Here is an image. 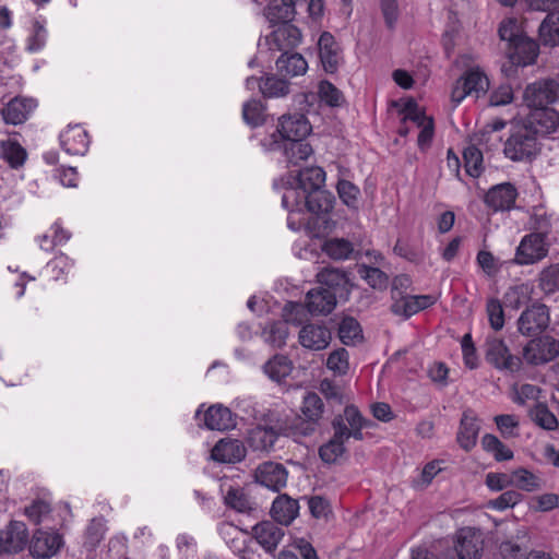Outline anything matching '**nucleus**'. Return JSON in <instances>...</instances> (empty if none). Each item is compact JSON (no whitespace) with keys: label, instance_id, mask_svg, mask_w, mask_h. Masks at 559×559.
Listing matches in <instances>:
<instances>
[{"label":"nucleus","instance_id":"1","mask_svg":"<svg viewBox=\"0 0 559 559\" xmlns=\"http://www.w3.org/2000/svg\"><path fill=\"white\" fill-rule=\"evenodd\" d=\"M538 138L524 123L514 126L503 145V154L512 162H532L539 153Z\"/></svg>","mask_w":559,"mask_h":559},{"label":"nucleus","instance_id":"2","mask_svg":"<svg viewBox=\"0 0 559 559\" xmlns=\"http://www.w3.org/2000/svg\"><path fill=\"white\" fill-rule=\"evenodd\" d=\"M549 324V308L539 301L526 307L516 321L518 331L526 337H535L544 333Z\"/></svg>","mask_w":559,"mask_h":559},{"label":"nucleus","instance_id":"3","mask_svg":"<svg viewBox=\"0 0 559 559\" xmlns=\"http://www.w3.org/2000/svg\"><path fill=\"white\" fill-rule=\"evenodd\" d=\"M559 100V81L540 79L526 86L524 102L531 108L549 107Z\"/></svg>","mask_w":559,"mask_h":559},{"label":"nucleus","instance_id":"4","mask_svg":"<svg viewBox=\"0 0 559 559\" xmlns=\"http://www.w3.org/2000/svg\"><path fill=\"white\" fill-rule=\"evenodd\" d=\"M484 543V534L480 530L466 526L456 531L454 549L459 559H480Z\"/></svg>","mask_w":559,"mask_h":559},{"label":"nucleus","instance_id":"5","mask_svg":"<svg viewBox=\"0 0 559 559\" xmlns=\"http://www.w3.org/2000/svg\"><path fill=\"white\" fill-rule=\"evenodd\" d=\"M489 88V80L479 67L468 69L464 75L457 80L452 91V102L459 104L467 95L475 94L477 97L486 93Z\"/></svg>","mask_w":559,"mask_h":559},{"label":"nucleus","instance_id":"6","mask_svg":"<svg viewBox=\"0 0 559 559\" xmlns=\"http://www.w3.org/2000/svg\"><path fill=\"white\" fill-rule=\"evenodd\" d=\"M559 355V342L551 336L531 340L523 348V358L530 365H543Z\"/></svg>","mask_w":559,"mask_h":559},{"label":"nucleus","instance_id":"7","mask_svg":"<svg viewBox=\"0 0 559 559\" xmlns=\"http://www.w3.org/2000/svg\"><path fill=\"white\" fill-rule=\"evenodd\" d=\"M300 29L288 23H281L269 36L265 43L271 51L292 52L301 43Z\"/></svg>","mask_w":559,"mask_h":559},{"label":"nucleus","instance_id":"8","mask_svg":"<svg viewBox=\"0 0 559 559\" xmlns=\"http://www.w3.org/2000/svg\"><path fill=\"white\" fill-rule=\"evenodd\" d=\"M486 359L500 370L518 371L521 367V359L510 353L502 340L492 338L487 342Z\"/></svg>","mask_w":559,"mask_h":559},{"label":"nucleus","instance_id":"9","mask_svg":"<svg viewBox=\"0 0 559 559\" xmlns=\"http://www.w3.org/2000/svg\"><path fill=\"white\" fill-rule=\"evenodd\" d=\"M546 239L535 233L526 235L516 249V262L519 264H533L544 259L548 253Z\"/></svg>","mask_w":559,"mask_h":559},{"label":"nucleus","instance_id":"10","mask_svg":"<svg viewBox=\"0 0 559 559\" xmlns=\"http://www.w3.org/2000/svg\"><path fill=\"white\" fill-rule=\"evenodd\" d=\"M311 131V126L302 114L283 115L278 119V126L273 138L278 134L284 142L306 138Z\"/></svg>","mask_w":559,"mask_h":559},{"label":"nucleus","instance_id":"11","mask_svg":"<svg viewBox=\"0 0 559 559\" xmlns=\"http://www.w3.org/2000/svg\"><path fill=\"white\" fill-rule=\"evenodd\" d=\"M538 139L558 129L559 114L549 107H538L523 122Z\"/></svg>","mask_w":559,"mask_h":559},{"label":"nucleus","instance_id":"12","mask_svg":"<svg viewBox=\"0 0 559 559\" xmlns=\"http://www.w3.org/2000/svg\"><path fill=\"white\" fill-rule=\"evenodd\" d=\"M36 106L35 99L16 96L4 105L0 115L5 124L20 126L28 120Z\"/></svg>","mask_w":559,"mask_h":559},{"label":"nucleus","instance_id":"13","mask_svg":"<svg viewBox=\"0 0 559 559\" xmlns=\"http://www.w3.org/2000/svg\"><path fill=\"white\" fill-rule=\"evenodd\" d=\"M254 477L262 486L278 492L286 487L288 472L281 463L264 462L255 469Z\"/></svg>","mask_w":559,"mask_h":559},{"label":"nucleus","instance_id":"14","mask_svg":"<svg viewBox=\"0 0 559 559\" xmlns=\"http://www.w3.org/2000/svg\"><path fill=\"white\" fill-rule=\"evenodd\" d=\"M63 545L62 536L58 532L37 530L29 545V552L35 558H50Z\"/></svg>","mask_w":559,"mask_h":559},{"label":"nucleus","instance_id":"15","mask_svg":"<svg viewBox=\"0 0 559 559\" xmlns=\"http://www.w3.org/2000/svg\"><path fill=\"white\" fill-rule=\"evenodd\" d=\"M319 57L322 67L328 73H335L343 61L342 50L334 36L323 32L318 40Z\"/></svg>","mask_w":559,"mask_h":559},{"label":"nucleus","instance_id":"16","mask_svg":"<svg viewBox=\"0 0 559 559\" xmlns=\"http://www.w3.org/2000/svg\"><path fill=\"white\" fill-rule=\"evenodd\" d=\"M332 340L331 331L324 324L308 323L298 333L299 344L310 350L326 348Z\"/></svg>","mask_w":559,"mask_h":559},{"label":"nucleus","instance_id":"17","mask_svg":"<svg viewBox=\"0 0 559 559\" xmlns=\"http://www.w3.org/2000/svg\"><path fill=\"white\" fill-rule=\"evenodd\" d=\"M28 539V532L25 523L11 521L9 525L0 531V551L13 554L21 551Z\"/></svg>","mask_w":559,"mask_h":559},{"label":"nucleus","instance_id":"18","mask_svg":"<svg viewBox=\"0 0 559 559\" xmlns=\"http://www.w3.org/2000/svg\"><path fill=\"white\" fill-rule=\"evenodd\" d=\"M284 535V530L273 521H262L252 527L253 538L266 552L275 551Z\"/></svg>","mask_w":559,"mask_h":559},{"label":"nucleus","instance_id":"19","mask_svg":"<svg viewBox=\"0 0 559 559\" xmlns=\"http://www.w3.org/2000/svg\"><path fill=\"white\" fill-rule=\"evenodd\" d=\"M518 197L515 187L509 182L497 185L485 194L484 202L492 211L511 210Z\"/></svg>","mask_w":559,"mask_h":559},{"label":"nucleus","instance_id":"20","mask_svg":"<svg viewBox=\"0 0 559 559\" xmlns=\"http://www.w3.org/2000/svg\"><path fill=\"white\" fill-rule=\"evenodd\" d=\"M336 293L329 288L318 287L306 295L307 311L312 316L328 314L336 306Z\"/></svg>","mask_w":559,"mask_h":559},{"label":"nucleus","instance_id":"21","mask_svg":"<svg viewBox=\"0 0 559 559\" xmlns=\"http://www.w3.org/2000/svg\"><path fill=\"white\" fill-rule=\"evenodd\" d=\"M479 430L480 425L475 412L469 408L465 409L456 433V441L460 447L465 451L472 450L477 443Z\"/></svg>","mask_w":559,"mask_h":559},{"label":"nucleus","instance_id":"22","mask_svg":"<svg viewBox=\"0 0 559 559\" xmlns=\"http://www.w3.org/2000/svg\"><path fill=\"white\" fill-rule=\"evenodd\" d=\"M283 436L281 419L265 426H257L249 431L248 442L254 450L264 451L271 449L277 438Z\"/></svg>","mask_w":559,"mask_h":559},{"label":"nucleus","instance_id":"23","mask_svg":"<svg viewBox=\"0 0 559 559\" xmlns=\"http://www.w3.org/2000/svg\"><path fill=\"white\" fill-rule=\"evenodd\" d=\"M512 63L521 67L534 64L539 55V45L536 40L522 35L508 50Z\"/></svg>","mask_w":559,"mask_h":559},{"label":"nucleus","instance_id":"24","mask_svg":"<svg viewBox=\"0 0 559 559\" xmlns=\"http://www.w3.org/2000/svg\"><path fill=\"white\" fill-rule=\"evenodd\" d=\"M394 298L393 304L391 305V311L401 316L405 319L411 318L415 313L420 310H424L436 302V297L431 295H418V296H402L400 298Z\"/></svg>","mask_w":559,"mask_h":559},{"label":"nucleus","instance_id":"25","mask_svg":"<svg viewBox=\"0 0 559 559\" xmlns=\"http://www.w3.org/2000/svg\"><path fill=\"white\" fill-rule=\"evenodd\" d=\"M246 448L237 439H222L211 451V457L221 463H237L245 459Z\"/></svg>","mask_w":559,"mask_h":559},{"label":"nucleus","instance_id":"26","mask_svg":"<svg viewBox=\"0 0 559 559\" xmlns=\"http://www.w3.org/2000/svg\"><path fill=\"white\" fill-rule=\"evenodd\" d=\"M60 143L70 155H84L90 145L87 132L79 124L69 127L60 134Z\"/></svg>","mask_w":559,"mask_h":559},{"label":"nucleus","instance_id":"27","mask_svg":"<svg viewBox=\"0 0 559 559\" xmlns=\"http://www.w3.org/2000/svg\"><path fill=\"white\" fill-rule=\"evenodd\" d=\"M317 281L321 287L335 292L336 296H343L348 292L349 280L341 269L324 267L317 274Z\"/></svg>","mask_w":559,"mask_h":559},{"label":"nucleus","instance_id":"28","mask_svg":"<svg viewBox=\"0 0 559 559\" xmlns=\"http://www.w3.org/2000/svg\"><path fill=\"white\" fill-rule=\"evenodd\" d=\"M298 501L287 495L278 496L271 508L272 518L282 525H289L298 515Z\"/></svg>","mask_w":559,"mask_h":559},{"label":"nucleus","instance_id":"29","mask_svg":"<svg viewBox=\"0 0 559 559\" xmlns=\"http://www.w3.org/2000/svg\"><path fill=\"white\" fill-rule=\"evenodd\" d=\"M281 426L283 429V436L290 437L295 441L300 442L302 438L313 435L318 429L319 424L302 416L295 417L290 421L281 420Z\"/></svg>","mask_w":559,"mask_h":559},{"label":"nucleus","instance_id":"30","mask_svg":"<svg viewBox=\"0 0 559 559\" xmlns=\"http://www.w3.org/2000/svg\"><path fill=\"white\" fill-rule=\"evenodd\" d=\"M289 177L306 192L320 190L325 182V171L319 166L304 168L298 171L297 176Z\"/></svg>","mask_w":559,"mask_h":559},{"label":"nucleus","instance_id":"31","mask_svg":"<svg viewBox=\"0 0 559 559\" xmlns=\"http://www.w3.org/2000/svg\"><path fill=\"white\" fill-rule=\"evenodd\" d=\"M204 424L211 430L224 431L235 426L229 408L222 405H213L204 414Z\"/></svg>","mask_w":559,"mask_h":559},{"label":"nucleus","instance_id":"32","mask_svg":"<svg viewBox=\"0 0 559 559\" xmlns=\"http://www.w3.org/2000/svg\"><path fill=\"white\" fill-rule=\"evenodd\" d=\"M296 14V0H270L265 15L267 20L275 23H288Z\"/></svg>","mask_w":559,"mask_h":559},{"label":"nucleus","instance_id":"33","mask_svg":"<svg viewBox=\"0 0 559 559\" xmlns=\"http://www.w3.org/2000/svg\"><path fill=\"white\" fill-rule=\"evenodd\" d=\"M284 183H287L289 187H287L283 193V206L289 213H305V201L307 192L302 188H299V185L294 183L289 176Z\"/></svg>","mask_w":559,"mask_h":559},{"label":"nucleus","instance_id":"34","mask_svg":"<svg viewBox=\"0 0 559 559\" xmlns=\"http://www.w3.org/2000/svg\"><path fill=\"white\" fill-rule=\"evenodd\" d=\"M275 63L277 71L288 76L302 75L308 69L306 59L298 52L282 53Z\"/></svg>","mask_w":559,"mask_h":559},{"label":"nucleus","instance_id":"35","mask_svg":"<svg viewBox=\"0 0 559 559\" xmlns=\"http://www.w3.org/2000/svg\"><path fill=\"white\" fill-rule=\"evenodd\" d=\"M278 147L283 150L287 164L292 166H296L300 162L306 160L313 153L312 146L305 142V138L284 142Z\"/></svg>","mask_w":559,"mask_h":559},{"label":"nucleus","instance_id":"36","mask_svg":"<svg viewBox=\"0 0 559 559\" xmlns=\"http://www.w3.org/2000/svg\"><path fill=\"white\" fill-rule=\"evenodd\" d=\"M0 156L12 169L21 168L27 158L26 150L16 140L0 141Z\"/></svg>","mask_w":559,"mask_h":559},{"label":"nucleus","instance_id":"37","mask_svg":"<svg viewBox=\"0 0 559 559\" xmlns=\"http://www.w3.org/2000/svg\"><path fill=\"white\" fill-rule=\"evenodd\" d=\"M333 197L320 189L307 192L305 211L313 214L329 213L333 209Z\"/></svg>","mask_w":559,"mask_h":559},{"label":"nucleus","instance_id":"38","mask_svg":"<svg viewBox=\"0 0 559 559\" xmlns=\"http://www.w3.org/2000/svg\"><path fill=\"white\" fill-rule=\"evenodd\" d=\"M539 39L545 46L559 45V11L546 15L538 28Z\"/></svg>","mask_w":559,"mask_h":559},{"label":"nucleus","instance_id":"39","mask_svg":"<svg viewBox=\"0 0 559 559\" xmlns=\"http://www.w3.org/2000/svg\"><path fill=\"white\" fill-rule=\"evenodd\" d=\"M344 432L334 430L333 437L319 448V456L326 464H334L346 451Z\"/></svg>","mask_w":559,"mask_h":559},{"label":"nucleus","instance_id":"40","mask_svg":"<svg viewBox=\"0 0 559 559\" xmlns=\"http://www.w3.org/2000/svg\"><path fill=\"white\" fill-rule=\"evenodd\" d=\"M533 286L527 283L511 286L503 296L507 308L519 310L532 299Z\"/></svg>","mask_w":559,"mask_h":559},{"label":"nucleus","instance_id":"41","mask_svg":"<svg viewBox=\"0 0 559 559\" xmlns=\"http://www.w3.org/2000/svg\"><path fill=\"white\" fill-rule=\"evenodd\" d=\"M260 92L266 98L285 97L290 92V83L275 74H266L260 83Z\"/></svg>","mask_w":559,"mask_h":559},{"label":"nucleus","instance_id":"42","mask_svg":"<svg viewBox=\"0 0 559 559\" xmlns=\"http://www.w3.org/2000/svg\"><path fill=\"white\" fill-rule=\"evenodd\" d=\"M324 402L316 392H308L300 406L301 415L309 418L320 425V421L324 414Z\"/></svg>","mask_w":559,"mask_h":559},{"label":"nucleus","instance_id":"43","mask_svg":"<svg viewBox=\"0 0 559 559\" xmlns=\"http://www.w3.org/2000/svg\"><path fill=\"white\" fill-rule=\"evenodd\" d=\"M512 480L514 487L527 492L538 491L543 487L542 478L523 467L512 472Z\"/></svg>","mask_w":559,"mask_h":559},{"label":"nucleus","instance_id":"44","mask_svg":"<svg viewBox=\"0 0 559 559\" xmlns=\"http://www.w3.org/2000/svg\"><path fill=\"white\" fill-rule=\"evenodd\" d=\"M338 337L345 345H355L362 340L359 322L353 317H345L338 324Z\"/></svg>","mask_w":559,"mask_h":559},{"label":"nucleus","instance_id":"45","mask_svg":"<svg viewBox=\"0 0 559 559\" xmlns=\"http://www.w3.org/2000/svg\"><path fill=\"white\" fill-rule=\"evenodd\" d=\"M293 364L287 356L275 355L264 365V372L274 381H282L292 372Z\"/></svg>","mask_w":559,"mask_h":559},{"label":"nucleus","instance_id":"46","mask_svg":"<svg viewBox=\"0 0 559 559\" xmlns=\"http://www.w3.org/2000/svg\"><path fill=\"white\" fill-rule=\"evenodd\" d=\"M322 250L334 260H346L354 252V246L347 239L331 238L324 242Z\"/></svg>","mask_w":559,"mask_h":559},{"label":"nucleus","instance_id":"47","mask_svg":"<svg viewBox=\"0 0 559 559\" xmlns=\"http://www.w3.org/2000/svg\"><path fill=\"white\" fill-rule=\"evenodd\" d=\"M403 124L408 121L416 124L417 128H421L432 117L427 116L425 111L418 106L414 99L406 100L400 109Z\"/></svg>","mask_w":559,"mask_h":559},{"label":"nucleus","instance_id":"48","mask_svg":"<svg viewBox=\"0 0 559 559\" xmlns=\"http://www.w3.org/2000/svg\"><path fill=\"white\" fill-rule=\"evenodd\" d=\"M463 158L466 173L473 178H478L483 173L481 151L472 144L464 150Z\"/></svg>","mask_w":559,"mask_h":559},{"label":"nucleus","instance_id":"49","mask_svg":"<svg viewBox=\"0 0 559 559\" xmlns=\"http://www.w3.org/2000/svg\"><path fill=\"white\" fill-rule=\"evenodd\" d=\"M243 120L251 127H259L264 123V107L258 99H250L242 106Z\"/></svg>","mask_w":559,"mask_h":559},{"label":"nucleus","instance_id":"50","mask_svg":"<svg viewBox=\"0 0 559 559\" xmlns=\"http://www.w3.org/2000/svg\"><path fill=\"white\" fill-rule=\"evenodd\" d=\"M358 274L364 278L372 288L384 289L388 286L389 277L379 267L360 265L358 266Z\"/></svg>","mask_w":559,"mask_h":559},{"label":"nucleus","instance_id":"51","mask_svg":"<svg viewBox=\"0 0 559 559\" xmlns=\"http://www.w3.org/2000/svg\"><path fill=\"white\" fill-rule=\"evenodd\" d=\"M498 34L501 40L508 43V49L523 35L518 20L514 17L503 19L498 28Z\"/></svg>","mask_w":559,"mask_h":559},{"label":"nucleus","instance_id":"52","mask_svg":"<svg viewBox=\"0 0 559 559\" xmlns=\"http://www.w3.org/2000/svg\"><path fill=\"white\" fill-rule=\"evenodd\" d=\"M348 359V352L345 348H337L329 355L326 359V367L335 374H346L349 369Z\"/></svg>","mask_w":559,"mask_h":559},{"label":"nucleus","instance_id":"53","mask_svg":"<svg viewBox=\"0 0 559 559\" xmlns=\"http://www.w3.org/2000/svg\"><path fill=\"white\" fill-rule=\"evenodd\" d=\"M225 503L229 508L242 513L252 510L250 499L240 488H230L225 496Z\"/></svg>","mask_w":559,"mask_h":559},{"label":"nucleus","instance_id":"54","mask_svg":"<svg viewBox=\"0 0 559 559\" xmlns=\"http://www.w3.org/2000/svg\"><path fill=\"white\" fill-rule=\"evenodd\" d=\"M532 418L537 426L546 430H555L558 428L557 417L548 409L545 404H538L532 411Z\"/></svg>","mask_w":559,"mask_h":559},{"label":"nucleus","instance_id":"55","mask_svg":"<svg viewBox=\"0 0 559 559\" xmlns=\"http://www.w3.org/2000/svg\"><path fill=\"white\" fill-rule=\"evenodd\" d=\"M306 310V305H302L301 302L288 301L283 308L282 317L284 322L286 324L290 323L294 325L301 324L307 318Z\"/></svg>","mask_w":559,"mask_h":559},{"label":"nucleus","instance_id":"56","mask_svg":"<svg viewBox=\"0 0 559 559\" xmlns=\"http://www.w3.org/2000/svg\"><path fill=\"white\" fill-rule=\"evenodd\" d=\"M486 312L490 326L495 331H500L504 325V311L501 301L498 298H489L486 304Z\"/></svg>","mask_w":559,"mask_h":559},{"label":"nucleus","instance_id":"57","mask_svg":"<svg viewBox=\"0 0 559 559\" xmlns=\"http://www.w3.org/2000/svg\"><path fill=\"white\" fill-rule=\"evenodd\" d=\"M539 288L545 294L559 290V265H550L543 270L539 276Z\"/></svg>","mask_w":559,"mask_h":559},{"label":"nucleus","instance_id":"58","mask_svg":"<svg viewBox=\"0 0 559 559\" xmlns=\"http://www.w3.org/2000/svg\"><path fill=\"white\" fill-rule=\"evenodd\" d=\"M523 498L524 496L518 490H507L496 499L490 500L489 507L498 511H504L519 504Z\"/></svg>","mask_w":559,"mask_h":559},{"label":"nucleus","instance_id":"59","mask_svg":"<svg viewBox=\"0 0 559 559\" xmlns=\"http://www.w3.org/2000/svg\"><path fill=\"white\" fill-rule=\"evenodd\" d=\"M497 428L503 438H513L518 436L519 419L515 415L502 414L495 417Z\"/></svg>","mask_w":559,"mask_h":559},{"label":"nucleus","instance_id":"60","mask_svg":"<svg viewBox=\"0 0 559 559\" xmlns=\"http://www.w3.org/2000/svg\"><path fill=\"white\" fill-rule=\"evenodd\" d=\"M337 193L341 200L349 207H356L358 203L359 189L348 180H340L337 182Z\"/></svg>","mask_w":559,"mask_h":559},{"label":"nucleus","instance_id":"61","mask_svg":"<svg viewBox=\"0 0 559 559\" xmlns=\"http://www.w3.org/2000/svg\"><path fill=\"white\" fill-rule=\"evenodd\" d=\"M319 97L329 106H340L343 100V95L331 82L322 81L319 84Z\"/></svg>","mask_w":559,"mask_h":559},{"label":"nucleus","instance_id":"62","mask_svg":"<svg viewBox=\"0 0 559 559\" xmlns=\"http://www.w3.org/2000/svg\"><path fill=\"white\" fill-rule=\"evenodd\" d=\"M512 481V473H488L486 475L485 484L492 491H501L513 486Z\"/></svg>","mask_w":559,"mask_h":559},{"label":"nucleus","instance_id":"63","mask_svg":"<svg viewBox=\"0 0 559 559\" xmlns=\"http://www.w3.org/2000/svg\"><path fill=\"white\" fill-rule=\"evenodd\" d=\"M50 511V506L47 502L36 500L29 507L25 508V515L34 524H39L47 515H49Z\"/></svg>","mask_w":559,"mask_h":559},{"label":"nucleus","instance_id":"64","mask_svg":"<svg viewBox=\"0 0 559 559\" xmlns=\"http://www.w3.org/2000/svg\"><path fill=\"white\" fill-rule=\"evenodd\" d=\"M299 556L289 550H282L278 559H319L316 549L311 544L300 540L298 543Z\"/></svg>","mask_w":559,"mask_h":559}]
</instances>
